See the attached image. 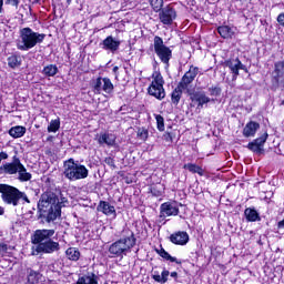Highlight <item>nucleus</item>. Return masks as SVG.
Masks as SVG:
<instances>
[{
	"label": "nucleus",
	"mask_w": 284,
	"mask_h": 284,
	"mask_svg": "<svg viewBox=\"0 0 284 284\" xmlns=\"http://www.w3.org/2000/svg\"><path fill=\"white\" fill-rule=\"evenodd\" d=\"M65 203H68L65 197L59 201L57 194L52 192H45L41 195L38 202V209L43 214V216H47V221L50 223L52 221H57V219L61 216V207H65Z\"/></svg>",
	"instance_id": "f257e3e1"
},
{
	"label": "nucleus",
	"mask_w": 284,
	"mask_h": 284,
	"mask_svg": "<svg viewBox=\"0 0 284 284\" xmlns=\"http://www.w3.org/2000/svg\"><path fill=\"white\" fill-rule=\"evenodd\" d=\"M54 236V230H37L32 237V243L36 245L37 254L41 252L43 254H54V252H59L61 246L59 242L52 240Z\"/></svg>",
	"instance_id": "f03ea898"
},
{
	"label": "nucleus",
	"mask_w": 284,
	"mask_h": 284,
	"mask_svg": "<svg viewBox=\"0 0 284 284\" xmlns=\"http://www.w3.org/2000/svg\"><path fill=\"white\" fill-rule=\"evenodd\" d=\"M44 40L45 33H39L30 29V27H26L20 30L16 47L22 52H28V50H32V48L41 44Z\"/></svg>",
	"instance_id": "7ed1b4c3"
},
{
	"label": "nucleus",
	"mask_w": 284,
	"mask_h": 284,
	"mask_svg": "<svg viewBox=\"0 0 284 284\" xmlns=\"http://www.w3.org/2000/svg\"><path fill=\"white\" fill-rule=\"evenodd\" d=\"M136 245V239L134 237V233H131L126 237H122L110 245L109 253L112 256L121 257L126 256L129 252H132V247Z\"/></svg>",
	"instance_id": "20e7f679"
},
{
	"label": "nucleus",
	"mask_w": 284,
	"mask_h": 284,
	"mask_svg": "<svg viewBox=\"0 0 284 284\" xmlns=\"http://www.w3.org/2000/svg\"><path fill=\"white\" fill-rule=\"evenodd\" d=\"M63 174L69 181H81L88 179V168L85 165L75 162L74 159H69L64 162Z\"/></svg>",
	"instance_id": "39448f33"
},
{
	"label": "nucleus",
	"mask_w": 284,
	"mask_h": 284,
	"mask_svg": "<svg viewBox=\"0 0 284 284\" xmlns=\"http://www.w3.org/2000/svg\"><path fill=\"white\" fill-rule=\"evenodd\" d=\"M151 79V84L148 88L150 97L163 101V99H165V89L163 88V85H165V80L163 79V75L161 72L154 71Z\"/></svg>",
	"instance_id": "423d86ee"
},
{
	"label": "nucleus",
	"mask_w": 284,
	"mask_h": 284,
	"mask_svg": "<svg viewBox=\"0 0 284 284\" xmlns=\"http://www.w3.org/2000/svg\"><path fill=\"white\" fill-rule=\"evenodd\" d=\"M153 48L155 54L165 65H170V59H172V49L164 45L163 38L155 36L153 40Z\"/></svg>",
	"instance_id": "0eeeda50"
},
{
	"label": "nucleus",
	"mask_w": 284,
	"mask_h": 284,
	"mask_svg": "<svg viewBox=\"0 0 284 284\" xmlns=\"http://www.w3.org/2000/svg\"><path fill=\"white\" fill-rule=\"evenodd\" d=\"M0 193L2 194V201L8 205H19L21 191L8 184H0Z\"/></svg>",
	"instance_id": "6e6552de"
},
{
	"label": "nucleus",
	"mask_w": 284,
	"mask_h": 284,
	"mask_svg": "<svg viewBox=\"0 0 284 284\" xmlns=\"http://www.w3.org/2000/svg\"><path fill=\"white\" fill-rule=\"evenodd\" d=\"M92 88L94 94H101L105 92V94H112L114 92V84L109 78H97L92 82Z\"/></svg>",
	"instance_id": "1a4fd4ad"
},
{
	"label": "nucleus",
	"mask_w": 284,
	"mask_h": 284,
	"mask_svg": "<svg viewBox=\"0 0 284 284\" xmlns=\"http://www.w3.org/2000/svg\"><path fill=\"white\" fill-rule=\"evenodd\" d=\"M267 133H264L262 136L255 139L254 141L247 144V149L255 154H263L265 152V143L267 141Z\"/></svg>",
	"instance_id": "9d476101"
},
{
	"label": "nucleus",
	"mask_w": 284,
	"mask_h": 284,
	"mask_svg": "<svg viewBox=\"0 0 284 284\" xmlns=\"http://www.w3.org/2000/svg\"><path fill=\"white\" fill-rule=\"evenodd\" d=\"M199 74V68L191 67L189 71L182 77V80L180 81L179 85L182 88V90H187L190 87V83L196 79V75Z\"/></svg>",
	"instance_id": "9b49d317"
},
{
	"label": "nucleus",
	"mask_w": 284,
	"mask_h": 284,
	"mask_svg": "<svg viewBox=\"0 0 284 284\" xmlns=\"http://www.w3.org/2000/svg\"><path fill=\"white\" fill-rule=\"evenodd\" d=\"M176 19V11L172 7H166L160 12V21L164 26H172Z\"/></svg>",
	"instance_id": "f8f14e48"
},
{
	"label": "nucleus",
	"mask_w": 284,
	"mask_h": 284,
	"mask_svg": "<svg viewBox=\"0 0 284 284\" xmlns=\"http://www.w3.org/2000/svg\"><path fill=\"white\" fill-rule=\"evenodd\" d=\"M226 68H229V70H231L234 81H236V79L239 78V70L247 71V68L245 67V64H243V62H241V60H239V58L227 60Z\"/></svg>",
	"instance_id": "ddd939ff"
},
{
	"label": "nucleus",
	"mask_w": 284,
	"mask_h": 284,
	"mask_svg": "<svg viewBox=\"0 0 284 284\" xmlns=\"http://www.w3.org/2000/svg\"><path fill=\"white\" fill-rule=\"evenodd\" d=\"M161 216H179V206L174 202H164L160 206Z\"/></svg>",
	"instance_id": "4468645a"
},
{
	"label": "nucleus",
	"mask_w": 284,
	"mask_h": 284,
	"mask_svg": "<svg viewBox=\"0 0 284 284\" xmlns=\"http://www.w3.org/2000/svg\"><path fill=\"white\" fill-rule=\"evenodd\" d=\"M171 243H174V245H187L190 242V235L185 231H179L170 236Z\"/></svg>",
	"instance_id": "2eb2a0df"
},
{
	"label": "nucleus",
	"mask_w": 284,
	"mask_h": 284,
	"mask_svg": "<svg viewBox=\"0 0 284 284\" xmlns=\"http://www.w3.org/2000/svg\"><path fill=\"white\" fill-rule=\"evenodd\" d=\"M261 129L258 122L250 121L243 129V136L250 139V136H256V132Z\"/></svg>",
	"instance_id": "dca6fc26"
},
{
	"label": "nucleus",
	"mask_w": 284,
	"mask_h": 284,
	"mask_svg": "<svg viewBox=\"0 0 284 284\" xmlns=\"http://www.w3.org/2000/svg\"><path fill=\"white\" fill-rule=\"evenodd\" d=\"M98 143L99 145H108L109 148H112L116 143V135L112 133H101L98 136Z\"/></svg>",
	"instance_id": "f3484780"
},
{
	"label": "nucleus",
	"mask_w": 284,
	"mask_h": 284,
	"mask_svg": "<svg viewBox=\"0 0 284 284\" xmlns=\"http://www.w3.org/2000/svg\"><path fill=\"white\" fill-rule=\"evenodd\" d=\"M97 210L98 212L105 214V216H112V214L113 216H116V210L106 201H100Z\"/></svg>",
	"instance_id": "a211bd4d"
},
{
	"label": "nucleus",
	"mask_w": 284,
	"mask_h": 284,
	"mask_svg": "<svg viewBox=\"0 0 284 284\" xmlns=\"http://www.w3.org/2000/svg\"><path fill=\"white\" fill-rule=\"evenodd\" d=\"M274 79L277 85L284 88V62L275 63Z\"/></svg>",
	"instance_id": "6ab92c4d"
},
{
	"label": "nucleus",
	"mask_w": 284,
	"mask_h": 284,
	"mask_svg": "<svg viewBox=\"0 0 284 284\" xmlns=\"http://www.w3.org/2000/svg\"><path fill=\"white\" fill-rule=\"evenodd\" d=\"M103 50H110V52H116L119 47L121 45V41L114 40L113 37L109 36L106 39L103 40Z\"/></svg>",
	"instance_id": "aec40b11"
},
{
	"label": "nucleus",
	"mask_w": 284,
	"mask_h": 284,
	"mask_svg": "<svg viewBox=\"0 0 284 284\" xmlns=\"http://www.w3.org/2000/svg\"><path fill=\"white\" fill-rule=\"evenodd\" d=\"M20 165H21V160H19V158H14L13 162L6 163L3 165V172L4 174H17L19 172Z\"/></svg>",
	"instance_id": "412c9836"
},
{
	"label": "nucleus",
	"mask_w": 284,
	"mask_h": 284,
	"mask_svg": "<svg viewBox=\"0 0 284 284\" xmlns=\"http://www.w3.org/2000/svg\"><path fill=\"white\" fill-rule=\"evenodd\" d=\"M77 284H99V276L94 273H89L82 277H79Z\"/></svg>",
	"instance_id": "4be33fe9"
},
{
	"label": "nucleus",
	"mask_w": 284,
	"mask_h": 284,
	"mask_svg": "<svg viewBox=\"0 0 284 284\" xmlns=\"http://www.w3.org/2000/svg\"><path fill=\"white\" fill-rule=\"evenodd\" d=\"M219 34L222 37V39H232L234 37V28H231L229 26H222L217 28Z\"/></svg>",
	"instance_id": "5701e85b"
},
{
	"label": "nucleus",
	"mask_w": 284,
	"mask_h": 284,
	"mask_svg": "<svg viewBox=\"0 0 284 284\" xmlns=\"http://www.w3.org/2000/svg\"><path fill=\"white\" fill-rule=\"evenodd\" d=\"M244 215L246 216V220L251 223H254L256 221H261V216L258 215V212L255 209H246L244 211Z\"/></svg>",
	"instance_id": "b1692460"
},
{
	"label": "nucleus",
	"mask_w": 284,
	"mask_h": 284,
	"mask_svg": "<svg viewBox=\"0 0 284 284\" xmlns=\"http://www.w3.org/2000/svg\"><path fill=\"white\" fill-rule=\"evenodd\" d=\"M9 134L10 136H12V139H21V136L26 134V126H21V125L12 126L9 130Z\"/></svg>",
	"instance_id": "393cba45"
},
{
	"label": "nucleus",
	"mask_w": 284,
	"mask_h": 284,
	"mask_svg": "<svg viewBox=\"0 0 284 284\" xmlns=\"http://www.w3.org/2000/svg\"><path fill=\"white\" fill-rule=\"evenodd\" d=\"M156 253L159 256L164 258L165 261H170V263H176L178 265H181V261H179L176 257L170 255L165 248L161 247L160 250H156Z\"/></svg>",
	"instance_id": "a878e982"
},
{
	"label": "nucleus",
	"mask_w": 284,
	"mask_h": 284,
	"mask_svg": "<svg viewBox=\"0 0 284 284\" xmlns=\"http://www.w3.org/2000/svg\"><path fill=\"white\" fill-rule=\"evenodd\" d=\"M194 101L197 102L199 108H203L206 103H210V98L203 92H196L193 95Z\"/></svg>",
	"instance_id": "bb28decb"
},
{
	"label": "nucleus",
	"mask_w": 284,
	"mask_h": 284,
	"mask_svg": "<svg viewBox=\"0 0 284 284\" xmlns=\"http://www.w3.org/2000/svg\"><path fill=\"white\" fill-rule=\"evenodd\" d=\"M184 170H189L192 174H199L200 176H203L205 174V171H203V168L193 164V163H187L184 164Z\"/></svg>",
	"instance_id": "cd10ccee"
},
{
	"label": "nucleus",
	"mask_w": 284,
	"mask_h": 284,
	"mask_svg": "<svg viewBox=\"0 0 284 284\" xmlns=\"http://www.w3.org/2000/svg\"><path fill=\"white\" fill-rule=\"evenodd\" d=\"M168 276H170V271L163 270L161 274H159V272H154L153 280L156 283L165 284L168 283Z\"/></svg>",
	"instance_id": "c85d7f7f"
},
{
	"label": "nucleus",
	"mask_w": 284,
	"mask_h": 284,
	"mask_svg": "<svg viewBox=\"0 0 284 284\" xmlns=\"http://www.w3.org/2000/svg\"><path fill=\"white\" fill-rule=\"evenodd\" d=\"M43 277L41 276V273L37 271H30L28 275V282L31 284H40L43 283Z\"/></svg>",
	"instance_id": "c756f323"
},
{
	"label": "nucleus",
	"mask_w": 284,
	"mask_h": 284,
	"mask_svg": "<svg viewBox=\"0 0 284 284\" xmlns=\"http://www.w3.org/2000/svg\"><path fill=\"white\" fill-rule=\"evenodd\" d=\"M58 73L59 67H57L55 64L45 65L42 70V74H44V77H55V74Z\"/></svg>",
	"instance_id": "7c9ffc66"
},
{
	"label": "nucleus",
	"mask_w": 284,
	"mask_h": 284,
	"mask_svg": "<svg viewBox=\"0 0 284 284\" xmlns=\"http://www.w3.org/2000/svg\"><path fill=\"white\" fill-rule=\"evenodd\" d=\"M183 88H181V85L179 84L178 88H175V90L172 92L171 94V99H172V103H174L175 105H178V103L181 101V94H183Z\"/></svg>",
	"instance_id": "2f4dec72"
},
{
	"label": "nucleus",
	"mask_w": 284,
	"mask_h": 284,
	"mask_svg": "<svg viewBox=\"0 0 284 284\" xmlns=\"http://www.w3.org/2000/svg\"><path fill=\"white\" fill-rule=\"evenodd\" d=\"M65 254L70 261H79V258L81 257V253L77 247L68 248Z\"/></svg>",
	"instance_id": "473e14b6"
},
{
	"label": "nucleus",
	"mask_w": 284,
	"mask_h": 284,
	"mask_svg": "<svg viewBox=\"0 0 284 284\" xmlns=\"http://www.w3.org/2000/svg\"><path fill=\"white\" fill-rule=\"evenodd\" d=\"M18 174L20 181H30L32 179V174L28 173V170H26V166L20 164V168L18 169Z\"/></svg>",
	"instance_id": "72a5a7b5"
},
{
	"label": "nucleus",
	"mask_w": 284,
	"mask_h": 284,
	"mask_svg": "<svg viewBox=\"0 0 284 284\" xmlns=\"http://www.w3.org/2000/svg\"><path fill=\"white\" fill-rule=\"evenodd\" d=\"M9 68H19L21 65V58L18 55H11L8 58Z\"/></svg>",
	"instance_id": "f704fd0d"
},
{
	"label": "nucleus",
	"mask_w": 284,
	"mask_h": 284,
	"mask_svg": "<svg viewBox=\"0 0 284 284\" xmlns=\"http://www.w3.org/2000/svg\"><path fill=\"white\" fill-rule=\"evenodd\" d=\"M59 128H61V120L59 119L51 120L48 126V132H59Z\"/></svg>",
	"instance_id": "c9c22d12"
},
{
	"label": "nucleus",
	"mask_w": 284,
	"mask_h": 284,
	"mask_svg": "<svg viewBox=\"0 0 284 284\" xmlns=\"http://www.w3.org/2000/svg\"><path fill=\"white\" fill-rule=\"evenodd\" d=\"M149 1L154 12H161L163 8V0H149Z\"/></svg>",
	"instance_id": "e433bc0d"
},
{
	"label": "nucleus",
	"mask_w": 284,
	"mask_h": 284,
	"mask_svg": "<svg viewBox=\"0 0 284 284\" xmlns=\"http://www.w3.org/2000/svg\"><path fill=\"white\" fill-rule=\"evenodd\" d=\"M155 121H156L158 130L160 132H164L165 131V120L162 118V115L156 114L155 115Z\"/></svg>",
	"instance_id": "4c0bfd02"
},
{
	"label": "nucleus",
	"mask_w": 284,
	"mask_h": 284,
	"mask_svg": "<svg viewBox=\"0 0 284 284\" xmlns=\"http://www.w3.org/2000/svg\"><path fill=\"white\" fill-rule=\"evenodd\" d=\"M149 132L148 129H139L138 130V138L140 141H148Z\"/></svg>",
	"instance_id": "58836bf2"
},
{
	"label": "nucleus",
	"mask_w": 284,
	"mask_h": 284,
	"mask_svg": "<svg viewBox=\"0 0 284 284\" xmlns=\"http://www.w3.org/2000/svg\"><path fill=\"white\" fill-rule=\"evenodd\" d=\"M8 250H10L8 244H0V256H6L8 254Z\"/></svg>",
	"instance_id": "ea45409f"
},
{
	"label": "nucleus",
	"mask_w": 284,
	"mask_h": 284,
	"mask_svg": "<svg viewBox=\"0 0 284 284\" xmlns=\"http://www.w3.org/2000/svg\"><path fill=\"white\" fill-rule=\"evenodd\" d=\"M209 92H210L211 97H219V94H221V89H219L216 87H212L209 89Z\"/></svg>",
	"instance_id": "a19ab883"
},
{
	"label": "nucleus",
	"mask_w": 284,
	"mask_h": 284,
	"mask_svg": "<svg viewBox=\"0 0 284 284\" xmlns=\"http://www.w3.org/2000/svg\"><path fill=\"white\" fill-rule=\"evenodd\" d=\"M276 20L278 26H282V28H284V12L280 13Z\"/></svg>",
	"instance_id": "79ce46f5"
},
{
	"label": "nucleus",
	"mask_w": 284,
	"mask_h": 284,
	"mask_svg": "<svg viewBox=\"0 0 284 284\" xmlns=\"http://www.w3.org/2000/svg\"><path fill=\"white\" fill-rule=\"evenodd\" d=\"M6 3L13 6V8H19V0H7Z\"/></svg>",
	"instance_id": "37998d69"
},
{
	"label": "nucleus",
	"mask_w": 284,
	"mask_h": 284,
	"mask_svg": "<svg viewBox=\"0 0 284 284\" xmlns=\"http://www.w3.org/2000/svg\"><path fill=\"white\" fill-rule=\"evenodd\" d=\"M6 159H8V153L0 152V163H1V161H6Z\"/></svg>",
	"instance_id": "c03bdc74"
},
{
	"label": "nucleus",
	"mask_w": 284,
	"mask_h": 284,
	"mask_svg": "<svg viewBox=\"0 0 284 284\" xmlns=\"http://www.w3.org/2000/svg\"><path fill=\"white\" fill-rule=\"evenodd\" d=\"M105 163L108 165H114V160H112V158H108V159H105Z\"/></svg>",
	"instance_id": "a18cd8bd"
},
{
	"label": "nucleus",
	"mask_w": 284,
	"mask_h": 284,
	"mask_svg": "<svg viewBox=\"0 0 284 284\" xmlns=\"http://www.w3.org/2000/svg\"><path fill=\"white\" fill-rule=\"evenodd\" d=\"M20 199H23V201H26L27 203H30V200L28 199V195H26L24 193H21Z\"/></svg>",
	"instance_id": "49530a36"
},
{
	"label": "nucleus",
	"mask_w": 284,
	"mask_h": 284,
	"mask_svg": "<svg viewBox=\"0 0 284 284\" xmlns=\"http://www.w3.org/2000/svg\"><path fill=\"white\" fill-rule=\"evenodd\" d=\"M178 276H179V273H176V272H172V273H171V277H172V278H178Z\"/></svg>",
	"instance_id": "de8ad7c7"
},
{
	"label": "nucleus",
	"mask_w": 284,
	"mask_h": 284,
	"mask_svg": "<svg viewBox=\"0 0 284 284\" xmlns=\"http://www.w3.org/2000/svg\"><path fill=\"white\" fill-rule=\"evenodd\" d=\"M3 12V0H0V14Z\"/></svg>",
	"instance_id": "09e8293b"
},
{
	"label": "nucleus",
	"mask_w": 284,
	"mask_h": 284,
	"mask_svg": "<svg viewBox=\"0 0 284 284\" xmlns=\"http://www.w3.org/2000/svg\"><path fill=\"white\" fill-rule=\"evenodd\" d=\"M4 213H6V210L2 206H0V216H3Z\"/></svg>",
	"instance_id": "8fccbe9b"
},
{
	"label": "nucleus",
	"mask_w": 284,
	"mask_h": 284,
	"mask_svg": "<svg viewBox=\"0 0 284 284\" xmlns=\"http://www.w3.org/2000/svg\"><path fill=\"white\" fill-rule=\"evenodd\" d=\"M278 227H284V220L278 222Z\"/></svg>",
	"instance_id": "3c124183"
},
{
	"label": "nucleus",
	"mask_w": 284,
	"mask_h": 284,
	"mask_svg": "<svg viewBox=\"0 0 284 284\" xmlns=\"http://www.w3.org/2000/svg\"><path fill=\"white\" fill-rule=\"evenodd\" d=\"M113 72H114V74H116V72H119V67H114Z\"/></svg>",
	"instance_id": "603ef678"
},
{
	"label": "nucleus",
	"mask_w": 284,
	"mask_h": 284,
	"mask_svg": "<svg viewBox=\"0 0 284 284\" xmlns=\"http://www.w3.org/2000/svg\"><path fill=\"white\" fill-rule=\"evenodd\" d=\"M67 3H72V0H67Z\"/></svg>",
	"instance_id": "864d4df0"
}]
</instances>
